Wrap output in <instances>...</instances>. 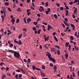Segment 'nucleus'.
Returning <instances> with one entry per match:
<instances>
[{
	"instance_id": "f257e3e1",
	"label": "nucleus",
	"mask_w": 79,
	"mask_h": 79,
	"mask_svg": "<svg viewBox=\"0 0 79 79\" xmlns=\"http://www.w3.org/2000/svg\"><path fill=\"white\" fill-rule=\"evenodd\" d=\"M9 52L12 53H14V56L15 57L17 58L18 59L19 58V57L20 56V55L19 53L12 50H9Z\"/></svg>"
},
{
	"instance_id": "f03ea898",
	"label": "nucleus",
	"mask_w": 79,
	"mask_h": 79,
	"mask_svg": "<svg viewBox=\"0 0 79 79\" xmlns=\"http://www.w3.org/2000/svg\"><path fill=\"white\" fill-rule=\"evenodd\" d=\"M46 56H48V58L49 59L50 61L54 63H56L55 60L51 56V54H50V53H48L47 54H46Z\"/></svg>"
},
{
	"instance_id": "7ed1b4c3",
	"label": "nucleus",
	"mask_w": 79,
	"mask_h": 79,
	"mask_svg": "<svg viewBox=\"0 0 79 79\" xmlns=\"http://www.w3.org/2000/svg\"><path fill=\"white\" fill-rule=\"evenodd\" d=\"M6 13H4V16H3V15H1V18H2V22H3V23L4 22V17H6Z\"/></svg>"
},
{
	"instance_id": "20e7f679",
	"label": "nucleus",
	"mask_w": 79,
	"mask_h": 79,
	"mask_svg": "<svg viewBox=\"0 0 79 79\" xmlns=\"http://www.w3.org/2000/svg\"><path fill=\"white\" fill-rule=\"evenodd\" d=\"M51 52H57L56 49L54 48H51Z\"/></svg>"
},
{
	"instance_id": "39448f33",
	"label": "nucleus",
	"mask_w": 79,
	"mask_h": 79,
	"mask_svg": "<svg viewBox=\"0 0 79 79\" xmlns=\"http://www.w3.org/2000/svg\"><path fill=\"white\" fill-rule=\"evenodd\" d=\"M15 19L12 18V20H11V22H12V23H13V24H14L15 23H15Z\"/></svg>"
},
{
	"instance_id": "423d86ee",
	"label": "nucleus",
	"mask_w": 79,
	"mask_h": 79,
	"mask_svg": "<svg viewBox=\"0 0 79 79\" xmlns=\"http://www.w3.org/2000/svg\"><path fill=\"white\" fill-rule=\"evenodd\" d=\"M52 29V27L51 25H48V30L49 31L50 29Z\"/></svg>"
},
{
	"instance_id": "0eeeda50",
	"label": "nucleus",
	"mask_w": 79,
	"mask_h": 79,
	"mask_svg": "<svg viewBox=\"0 0 79 79\" xmlns=\"http://www.w3.org/2000/svg\"><path fill=\"white\" fill-rule=\"evenodd\" d=\"M41 73V76L42 77H45V76H46L45 73H44L42 72H40Z\"/></svg>"
},
{
	"instance_id": "6e6552de",
	"label": "nucleus",
	"mask_w": 79,
	"mask_h": 79,
	"mask_svg": "<svg viewBox=\"0 0 79 79\" xmlns=\"http://www.w3.org/2000/svg\"><path fill=\"white\" fill-rule=\"evenodd\" d=\"M23 77V75L22 74H19L18 77L19 78H21V77Z\"/></svg>"
},
{
	"instance_id": "1a4fd4ad",
	"label": "nucleus",
	"mask_w": 79,
	"mask_h": 79,
	"mask_svg": "<svg viewBox=\"0 0 79 79\" xmlns=\"http://www.w3.org/2000/svg\"><path fill=\"white\" fill-rule=\"evenodd\" d=\"M66 16H68V10H66V13H65Z\"/></svg>"
},
{
	"instance_id": "9d476101",
	"label": "nucleus",
	"mask_w": 79,
	"mask_h": 79,
	"mask_svg": "<svg viewBox=\"0 0 79 79\" xmlns=\"http://www.w3.org/2000/svg\"><path fill=\"white\" fill-rule=\"evenodd\" d=\"M48 40H49V37L48 36H47V38H44V40L45 41H46V40L48 41Z\"/></svg>"
},
{
	"instance_id": "9b49d317",
	"label": "nucleus",
	"mask_w": 79,
	"mask_h": 79,
	"mask_svg": "<svg viewBox=\"0 0 79 79\" xmlns=\"http://www.w3.org/2000/svg\"><path fill=\"white\" fill-rule=\"evenodd\" d=\"M70 40H73V36L72 35L70 36Z\"/></svg>"
},
{
	"instance_id": "f8f14e48",
	"label": "nucleus",
	"mask_w": 79,
	"mask_h": 79,
	"mask_svg": "<svg viewBox=\"0 0 79 79\" xmlns=\"http://www.w3.org/2000/svg\"><path fill=\"white\" fill-rule=\"evenodd\" d=\"M47 45H48V44H45V45H44V47H45V48H46L47 49H48V46H47Z\"/></svg>"
},
{
	"instance_id": "ddd939ff",
	"label": "nucleus",
	"mask_w": 79,
	"mask_h": 79,
	"mask_svg": "<svg viewBox=\"0 0 79 79\" xmlns=\"http://www.w3.org/2000/svg\"><path fill=\"white\" fill-rule=\"evenodd\" d=\"M68 53H67L66 54H65V57H66V59H68Z\"/></svg>"
},
{
	"instance_id": "4468645a",
	"label": "nucleus",
	"mask_w": 79,
	"mask_h": 79,
	"mask_svg": "<svg viewBox=\"0 0 79 79\" xmlns=\"http://www.w3.org/2000/svg\"><path fill=\"white\" fill-rule=\"evenodd\" d=\"M27 22L28 23H29L30 22H31V19L30 18H29L27 19Z\"/></svg>"
},
{
	"instance_id": "2eb2a0df",
	"label": "nucleus",
	"mask_w": 79,
	"mask_h": 79,
	"mask_svg": "<svg viewBox=\"0 0 79 79\" xmlns=\"http://www.w3.org/2000/svg\"><path fill=\"white\" fill-rule=\"evenodd\" d=\"M21 70L22 71V73H23V74H25V73H26V72L25 71L23 70L22 69H21Z\"/></svg>"
},
{
	"instance_id": "dca6fc26",
	"label": "nucleus",
	"mask_w": 79,
	"mask_h": 79,
	"mask_svg": "<svg viewBox=\"0 0 79 79\" xmlns=\"http://www.w3.org/2000/svg\"><path fill=\"white\" fill-rule=\"evenodd\" d=\"M26 18H27V17H26L24 18V19H23V20L25 23H27L26 22Z\"/></svg>"
},
{
	"instance_id": "f3484780",
	"label": "nucleus",
	"mask_w": 79,
	"mask_h": 79,
	"mask_svg": "<svg viewBox=\"0 0 79 79\" xmlns=\"http://www.w3.org/2000/svg\"><path fill=\"white\" fill-rule=\"evenodd\" d=\"M4 4H5V5L6 6H8L9 4V3H8L7 2H6L4 3Z\"/></svg>"
},
{
	"instance_id": "a211bd4d",
	"label": "nucleus",
	"mask_w": 79,
	"mask_h": 79,
	"mask_svg": "<svg viewBox=\"0 0 79 79\" xmlns=\"http://www.w3.org/2000/svg\"><path fill=\"white\" fill-rule=\"evenodd\" d=\"M77 2H78V3H79V0H75V1L73 2V3H77Z\"/></svg>"
},
{
	"instance_id": "6ab92c4d",
	"label": "nucleus",
	"mask_w": 79,
	"mask_h": 79,
	"mask_svg": "<svg viewBox=\"0 0 79 79\" xmlns=\"http://www.w3.org/2000/svg\"><path fill=\"white\" fill-rule=\"evenodd\" d=\"M12 47H13V44H9V47L10 48H11Z\"/></svg>"
},
{
	"instance_id": "aec40b11",
	"label": "nucleus",
	"mask_w": 79,
	"mask_h": 79,
	"mask_svg": "<svg viewBox=\"0 0 79 79\" xmlns=\"http://www.w3.org/2000/svg\"><path fill=\"white\" fill-rule=\"evenodd\" d=\"M19 44H18L19 45H21V44H22V43L21 42V41L20 40H19Z\"/></svg>"
},
{
	"instance_id": "412c9836",
	"label": "nucleus",
	"mask_w": 79,
	"mask_h": 79,
	"mask_svg": "<svg viewBox=\"0 0 79 79\" xmlns=\"http://www.w3.org/2000/svg\"><path fill=\"white\" fill-rule=\"evenodd\" d=\"M75 49H76V51L79 50L78 48H77L76 47V45H75Z\"/></svg>"
},
{
	"instance_id": "4be33fe9",
	"label": "nucleus",
	"mask_w": 79,
	"mask_h": 79,
	"mask_svg": "<svg viewBox=\"0 0 79 79\" xmlns=\"http://www.w3.org/2000/svg\"><path fill=\"white\" fill-rule=\"evenodd\" d=\"M45 6H46V7H47L48 6V2H47L45 3Z\"/></svg>"
},
{
	"instance_id": "5701e85b",
	"label": "nucleus",
	"mask_w": 79,
	"mask_h": 79,
	"mask_svg": "<svg viewBox=\"0 0 79 79\" xmlns=\"http://www.w3.org/2000/svg\"><path fill=\"white\" fill-rule=\"evenodd\" d=\"M28 62H27V64H28V63H30L31 60L30 59H28L27 60Z\"/></svg>"
},
{
	"instance_id": "b1692460",
	"label": "nucleus",
	"mask_w": 79,
	"mask_h": 79,
	"mask_svg": "<svg viewBox=\"0 0 79 79\" xmlns=\"http://www.w3.org/2000/svg\"><path fill=\"white\" fill-rule=\"evenodd\" d=\"M6 68L3 67H2V68H1V70H2L4 71V70H6Z\"/></svg>"
},
{
	"instance_id": "393cba45",
	"label": "nucleus",
	"mask_w": 79,
	"mask_h": 79,
	"mask_svg": "<svg viewBox=\"0 0 79 79\" xmlns=\"http://www.w3.org/2000/svg\"><path fill=\"white\" fill-rule=\"evenodd\" d=\"M74 10L73 13H77V8H75V10Z\"/></svg>"
},
{
	"instance_id": "a878e982",
	"label": "nucleus",
	"mask_w": 79,
	"mask_h": 79,
	"mask_svg": "<svg viewBox=\"0 0 79 79\" xmlns=\"http://www.w3.org/2000/svg\"><path fill=\"white\" fill-rule=\"evenodd\" d=\"M53 16H54V17H55V18L57 19V15L56 14H54L53 15Z\"/></svg>"
},
{
	"instance_id": "bb28decb",
	"label": "nucleus",
	"mask_w": 79,
	"mask_h": 79,
	"mask_svg": "<svg viewBox=\"0 0 79 79\" xmlns=\"http://www.w3.org/2000/svg\"><path fill=\"white\" fill-rule=\"evenodd\" d=\"M54 38H55V40H56V41L57 42L58 41V40H57V38L55 36H54Z\"/></svg>"
},
{
	"instance_id": "cd10ccee",
	"label": "nucleus",
	"mask_w": 79,
	"mask_h": 79,
	"mask_svg": "<svg viewBox=\"0 0 79 79\" xmlns=\"http://www.w3.org/2000/svg\"><path fill=\"white\" fill-rule=\"evenodd\" d=\"M53 69H57V66L56 65H54Z\"/></svg>"
},
{
	"instance_id": "c85d7f7f",
	"label": "nucleus",
	"mask_w": 79,
	"mask_h": 79,
	"mask_svg": "<svg viewBox=\"0 0 79 79\" xmlns=\"http://www.w3.org/2000/svg\"><path fill=\"white\" fill-rule=\"evenodd\" d=\"M40 8L41 9H42V10H43V11H44V7H43L42 6H40Z\"/></svg>"
},
{
	"instance_id": "c756f323",
	"label": "nucleus",
	"mask_w": 79,
	"mask_h": 79,
	"mask_svg": "<svg viewBox=\"0 0 79 79\" xmlns=\"http://www.w3.org/2000/svg\"><path fill=\"white\" fill-rule=\"evenodd\" d=\"M70 26H71V27L73 28H74L75 27V25L73 24H70Z\"/></svg>"
},
{
	"instance_id": "7c9ffc66",
	"label": "nucleus",
	"mask_w": 79,
	"mask_h": 79,
	"mask_svg": "<svg viewBox=\"0 0 79 79\" xmlns=\"http://www.w3.org/2000/svg\"><path fill=\"white\" fill-rule=\"evenodd\" d=\"M6 76H5V75H3L2 76V79H4V78H5V77H6Z\"/></svg>"
},
{
	"instance_id": "2f4dec72",
	"label": "nucleus",
	"mask_w": 79,
	"mask_h": 79,
	"mask_svg": "<svg viewBox=\"0 0 79 79\" xmlns=\"http://www.w3.org/2000/svg\"><path fill=\"white\" fill-rule=\"evenodd\" d=\"M64 25H66V26H67L68 27H69L70 26L69 24L68 23L64 24Z\"/></svg>"
},
{
	"instance_id": "473e14b6",
	"label": "nucleus",
	"mask_w": 79,
	"mask_h": 79,
	"mask_svg": "<svg viewBox=\"0 0 79 79\" xmlns=\"http://www.w3.org/2000/svg\"><path fill=\"white\" fill-rule=\"evenodd\" d=\"M69 45V44L68 43H66V47L67 48Z\"/></svg>"
},
{
	"instance_id": "72a5a7b5",
	"label": "nucleus",
	"mask_w": 79,
	"mask_h": 79,
	"mask_svg": "<svg viewBox=\"0 0 79 79\" xmlns=\"http://www.w3.org/2000/svg\"><path fill=\"white\" fill-rule=\"evenodd\" d=\"M32 68H33L32 69H33V70H35V68H36L34 66H32Z\"/></svg>"
},
{
	"instance_id": "f704fd0d",
	"label": "nucleus",
	"mask_w": 79,
	"mask_h": 79,
	"mask_svg": "<svg viewBox=\"0 0 79 79\" xmlns=\"http://www.w3.org/2000/svg\"><path fill=\"white\" fill-rule=\"evenodd\" d=\"M18 10H19V12H21V9L20 8H18Z\"/></svg>"
},
{
	"instance_id": "c9c22d12",
	"label": "nucleus",
	"mask_w": 79,
	"mask_h": 79,
	"mask_svg": "<svg viewBox=\"0 0 79 79\" xmlns=\"http://www.w3.org/2000/svg\"><path fill=\"white\" fill-rule=\"evenodd\" d=\"M31 10H35V8H33V7H32V6H31Z\"/></svg>"
},
{
	"instance_id": "e433bc0d",
	"label": "nucleus",
	"mask_w": 79,
	"mask_h": 79,
	"mask_svg": "<svg viewBox=\"0 0 79 79\" xmlns=\"http://www.w3.org/2000/svg\"><path fill=\"white\" fill-rule=\"evenodd\" d=\"M3 64L4 65V64L3 63V62L1 63L0 64L1 66H3Z\"/></svg>"
},
{
	"instance_id": "4c0bfd02",
	"label": "nucleus",
	"mask_w": 79,
	"mask_h": 79,
	"mask_svg": "<svg viewBox=\"0 0 79 79\" xmlns=\"http://www.w3.org/2000/svg\"><path fill=\"white\" fill-rule=\"evenodd\" d=\"M7 10L9 11L10 12H11V9L9 7L7 8Z\"/></svg>"
},
{
	"instance_id": "58836bf2",
	"label": "nucleus",
	"mask_w": 79,
	"mask_h": 79,
	"mask_svg": "<svg viewBox=\"0 0 79 79\" xmlns=\"http://www.w3.org/2000/svg\"><path fill=\"white\" fill-rule=\"evenodd\" d=\"M14 42H15V44H18L19 43V42L18 41H16V40H15Z\"/></svg>"
},
{
	"instance_id": "ea45409f",
	"label": "nucleus",
	"mask_w": 79,
	"mask_h": 79,
	"mask_svg": "<svg viewBox=\"0 0 79 79\" xmlns=\"http://www.w3.org/2000/svg\"><path fill=\"white\" fill-rule=\"evenodd\" d=\"M35 69H36V70H38V71H40V69H39V68H35Z\"/></svg>"
},
{
	"instance_id": "a19ab883",
	"label": "nucleus",
	"mask_w": 79,
	"mask_h": 79,
	"mask_svg": "<svg viewBox=\"0 0 79 79\" xmlns=\"http://www.w3.org/2000/svg\"><path fill=\"white\" fill-rule=\"evenodd\" d=\"M73 2H71L69 3V5H73Z\"/></svg>"
},
{
	"instance_id": "79ce46f5",
	"label": "nucleus",
	"mask_w": 79,
	"mask_h": 79,
	"mask_svg": "<svg viewBox=\"0 0 79 79\" xmlns=\"http://www.w3.org/2000/svg\"><path fill=\"white\" fill-rule=\"evenodd\" d=\"M50 66L53 67V64L52 63H50Z\"/></svg>"
},
{
	"instance_id": "37998d69",
	"label": "nucleus",
	"mask_w": 79,
	"mask_h": 79,
	"mask_svg": "<svg viewBox=\"0 0 79 79\" xmlns=\"http://www.w3.org/2000/svg\"><path fill=\"white\" fill-rule=\"evenodd\" d=\"M60 10L63 11V10H64V8L62 7H61L60 9Z\"/></svg>"
},
{
	"instance_id": "c03bdc74",
	"label": "nucleus",
	"mask_w": 79,
	"mask_h": 79,
	"mask_svg": "<svg viewBox=\"0 0 79 79\" xmlns=\"http://www.w3.org/2000/svg\"><path fill=\"white\" fill-rule=\"evenodd\" d=\"M6 71H8L9 70V68L8 67L6 68Z\"/></svg>"
},
{
	"instance_id": "a18cd8bd",
	"label": "nucleus",
	"mask_w": 79,
	"mask_h": 79,
	"mask_svg": "<svg viewBox=\"0 0 79 79\" xmlns=\"http://www.w3.org/2000/svg\"><path fill=\"white\" fill-rule=\"evenodd\" d=\"M42 69H45V67L44 65H42Z\"/></svg>"
},
{
	"instance_id": "49530a36",
	"label": "nucleus",
	"mask_w": 79,
	"mask_h": 79,
	"mask_svg": "<svg viewBox=\"0 0 79 79\" xmlns=\"http://www.w3.org/2000/svg\"><path fill=\"white\" fill-rule=\"evenodd\" d=\"M40 29H39L38 30V34H40Z\"/></svg>"
},
{
	"instance_id": "de8ad7c7",
	"label": "nucleus",
	"mask_w": 79,
	"mask_h": 79,
	"mask_svg": "<svg viewBox=\"0 0 79 79\" xmlns=\"http://www.w3.org/2000/svg\"><path fill=\"white\" fill-rule=\"evenodd\" d=\"M75 15V14H73V18L74 19L75 18V16L74 15Z\"/></svg>"
},
{
	"instance_id": "09e8293b",
	"label": "nucleus",
	"mask_w": 79,
	"mask_h": 79,
	"mask_svg": "<svg viewBox=\"0 0 79 79\" xmlns=\"http://www.w3.org/2000/svg\"><path fill=\"white\" fill-rule=\"evenodd\" d=\"M57 51H58V54L59 55H60V50H58Z\"/></svg>"
},
{
	"instance_id": "8fccbe9b",
	"label": "nucleus",
	"mask_w": 79,
	"mask_h": 79,
	"mask_svg": "<svg viewBox=\"0 0 79 79\" xmlns=\"http://www.w3.org/2000/svg\"><path fill=\"white\" fill-rule=\"evenodd\" d=\"M65 7H66V8L67 9V10H69V8H68V7L67 6H65Z\"/></svg>"
},
{
	"instance_id": "3c124183",
	"label": "nucleus",
	"mask_w": 79,
	"mask_h": 79,
	"mask_svg": "<svg viewBox=\"0 0 79 79\" xmlns=\"http://www.w3.org/2000/svg\"><path fill=\"white\" fill-rule=\"evenodd\" d=\"M50 11H47L46 10V14L47 15L48 14V13H49Z\"/></svg>"
},
{
	"instance_id": "603ef678",
	"label": "nucleus",
	"mask_w": 79,
	"mask_h": 79,
	"mask_svg": "<svg viewBox=\"0 0 79 79\" xmlns=\"http://www.w3.org/2000/svg\"><path fill=\"white\" fill-rule=\"evenodd\" d=\"M19 19H17V22H16V23H19Z\"/></svg>"
},
{
	"instance_id": "864d4df0",
	"label": "nucleus",
	"mask_w": 79,
	"mask_h": 79,
	"mask_svg": "<svg viewBox=\"0 0 79 79\" xmlns=\"http://www.w3.org/2000/svg\"><path fill=\"white\" fill-rule=\"evenodd\" d=\"M6 75H7V76H11V74H10V73H7L6 74Z\"/></svg>"
},
{
	"instance_id": "5fc2aeb1",
	"label": "nucleus",
	"mask_w": 79,
	"mask_h": 79,
	"mask_svg": "<svg viewBox=\"0 0 79 79\" xmlns=\"http://www.w3.org/2000/svg\"><path fill=\"white\" fill-rule=\"evenodd\" d=\"M47 12H50V9L49 8H48V11Z\"/></svg>"
},
{
	"instance_id": "6e6d98bb",
	"label": "nucleus",
	"mask_w": 79,
	"mask_h": 79,
	"mask_svg": "<svg viewBox=\"0 0 79 79\" xmlns=\"http://www.w3.org/2000/svg\"><path fill=\"white\" fill-rule=\"evenodd\" d=\"M32 29H33V31H35L36 30V29L35 28V27H33Z\"/></svg>"
},
{
	"instance_id": "4d7b16f0",
	"label": "nucleus",
	"mask_w": 79,
	"mask_h": 79,
	"mask_svg": "<svg viewBox=\"0 0 79 79\" xmlns=\"http://www.w3.org/2000/svg\"><path fill=\"white\" fill-rule=\"evenodd\" d=\"M39 11H40V12H43V10H41V9H39Z\"/></svg>"
},
{
	"instance_id": "13d9d810",
	"label": "nucleus",
	"mask_w": 79,
	"mask_h": 79,
	"mask_svg": "<svg viewBox=\"0 0 79 79\" xmlns=\"http://www.w3.org/2000/svg\"><path fill=\"white\" fill-rule=\"evenodd\" d=\"M31 10L30 9L27 10V12H29Z\"/></svg>"
},
{
	"instance_id": "bf43d9fd",
	"label": "nucleus",
	"mask_w": 79,
	"mask_h": 79,
	"mask_svg": "<svg viewBox=\"0 0 79 79\" xmlns=\"http://www.w3.org/2000/svg\"><path fill=\"white\" fill-rule=\"evenodd\" d=\"M42 23L43 24H44V25H47V23H45L44 22H42Z\"/></svg>"
},
{
	"instance_id": "052dcab7",
	"label": "nucleus",
	"mask_w": 79,
	"mask_h": 79,
	"mask_svg": "<svg viewBox=\"0 0 79 79\" xmlns=\"http://www.w3.org/2000/svg\"><path fill=\"white\" fill-rule=\"evenodd\" d=\"M37 16H38L39 17H40V15L39 14H38L37 15Z\"/></svg>"
},
{
	"instance_id": "680f3d73",
	"label": "nucleus",
	"mask_w": 79,
	"mask_h": 79,
	"mask_svg": "<svg viewBox=\"0 0 79 79\" xmlns=\"http://www.w3.org/2000/svg\"><path fill=\"white\" fill-rule=\"evenodd\" d=\"M15 71L17 72L18 73H19V72H20V70L18 69V70H15Z\"/></svg>"
},
{
	"instance_id": "e2e57ef3",
	"label": "nucleus",
	"mask_w": 79,
	"mask_h": 79,
	"mask_svg": "<svg viewBox=\"0 0 79 79\" xmlns=\"http://www.w3.org/2000/svg\"><path fill=\"white\" fill-rule=\"evenodd\" d=\"M33 24L35 25H36L37 24V23H35V22H33Z\"/></svg>"
},
{
	"instance_id": "0e129e2a",
	"label": "nucleus",
	"mask_w": 79,
	"mask_h": 79,
	"mask_svg": "<svg viewBox=\"0 0 79 79\" xmlns=\"http://www.w3.org/2000/svg\"><path fill=\"white\" fill-rule=\"evenodd\" d=\"M61 25H62V26H63V27H65V26L64 25V24L61 23Z\"/></svg>"
},
{
	"instance_id": "69168bd1",
	"label": "nucleus",
	"mask_w": 79,
	"mask_h": 79,
	"mask_svg": "<svg viewBox=\"0 0 79 79\" xmlns=\"http://www.w3.org/2000/svg\"><path fill=\"white\" fill-rule=\"evenodd\" d=\"M23 61L25 63H26L27 62V60L25 59H23Z\"/></svg>"
},
{
	"instance_id": "338daca9",
	"label": "nucleus",
	"mask_w": 79,
	"mask_h": 79,
	"mask_svg": "<svg viewBox=\"0 0 79 79\" xmlns=\"http://www.w3.org/2000/svg\"><path fill=\"white\" fill-rule=\"evenodd\" d=\"M31 79H36L35 78V77H31Z\"/></svg>"
},
{
	"instance_id": "774afa93",
	"label": "nucleus",
	"mask_w": 79,
	"mask_h": 79,
	"mask_svg": "<svg viewBox=\"0 0 79 79\" xmlns=\"http://www.w3.org/2000/svg\"><path fill=\"white\" fill-rule=\"evenodd\" d=\"M64 20L66 21V22H68V19L67 18H65L64 19Z\"/></svg>"
}]
</instances>
